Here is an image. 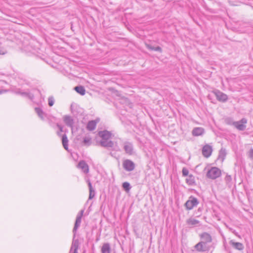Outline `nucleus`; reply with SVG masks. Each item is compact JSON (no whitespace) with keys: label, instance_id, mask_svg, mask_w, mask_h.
I'll list each match as a JSON object with an SVG mask.
<instances>
[{"label":"nucleus","instance_id":"obj_1","mask_svg":"<svg viewBox=\"0 0 253 253\" xmlns=\"http://www.w3.org/2000/svg\"><path fill=\"white\" fill-rule=\"evenodd\" d=\"M99 136L102 138L100 142L101 145L105 147H112L113 142L111 141L112 134L110 132L104 130L98 133Z\"/></svg>","mask_w":253,"mask_h":253},{"label":"nucleus","instance_id":"obj_2","mask_svg":"<svg viewBox=\"0 0 253 253\" xmlns=\"http://www.w3.org/2000/svg\"><path fill=\"white\" fill-rule=\"evenodd\" d=\"M221 174V170L216 167L211 168L207 172V176L211 179H215Z\"/></svg>","mask_w":253,"mask_h":253},{"label":"nucleus","instance_id":"obj_3","mask_svg":"<svg viewBox=\"0 0 253 253\" xmlns=\"http://www.w3.org/2000/svg\"><path fill=\"white\" fill-rule=\"evenodd\" d=\"M199 202L197 198L190 197L189 200L185 203V206L187 210H191L197 206Z\"/></svg>","mask_w":253,"mask_h":253},{"label":"nucleus","instance_id":"obj_4","mask_svg":"<svg viewBox=\"0 0 253 253\" xmlns=\"http://www.w3.org/2000/svg\"><path fill=\"white\" fill-rule=\"evenodd\" d=\"M247 123V120L246 119H242L239 122H234L233 125L236 128L240 130H243L246 128V125Z\"/></svg>","mask_w":253,"mask_h":253},{"label":"nucleus","instance_id":"obj_5","mask_svg":"<svg viewBox=\"0 0 253 253\" xmlns=\"http://www.w3.org/2000/svg\"><path fill=\"white\" fill-rule=\"evenodd\" d=\"M123 165L124 169L127 171H131L134 169V163L129 160L124 161L123 162Z\"/></svg>","mask_w":253,"mask_h":253},{"label":"nucleus","instance_id":"obj_6","mask_svg":"<svg viewBox=\"0 0 253 253\" xmlns=\"http://www.w3.org/2000/svg\"><path fill=\"white\" fill-rule=\"evenodd\" d=\"M212 147L209 145H205L202 149V153L204 157H209L212 153Z\"/></svg>","mask_w":253,"mask_h":253},{"label":"nucleus","instance_id":"obj_7","mask_svg":"<svg viewBox=\"0 0 253 253\" xmlns=\"http://www.w3.org/2000/svg\"><path fill=\"white\" fill-rule=\"evenodd\" d=\"M214 94L216 97V99L220 102H225L228 99V96L227 95L220 91H217L214 92Z\"/></svg>","mask_w":253,"mask_h":253},{"label":"nucleus","instance_id":"obj_8","mask_svg":"<svg viewBox=\"0 0 253 253\" xmlns=\"http://www.w3.org/2000/svg\"><path fill=\"white\" fill-rule=\"evenodd\" d=\"M195 249L198 252H205L208 250L204 242H201L195 246Z\"/></svg>","mask_w":253,"mask_h":253},{"label":"nucleus","instance_id":"obj_9","mask_svg":"<svg viewBox=\"0 0 253 253\" xmlns=\"http://www.w3.org/2000/svg\"><path fill=\"white\" fill-rule=\"evenodd\" d=\"M204 133V129L202 127H195L192 130V134L195 136L202 135Z\"/></svg>","mask_w":253,"mask_h":253},{"label":"nucleus","instance_id":"obj_10","mask_svg":"<svg viewBox=\"0 0 253 253\" xmlns=\"http://www.w3.org/2000/svg\"><path fill=\"white\" fill-rule=\"evenodd\" d=\"M78 168L82 169V170L85 173H87L89 170L87 165L84 161H81L78 166Z\"/></svg>","mask_w":253,"mask_h":253},{"label":"nucleus","instance_id":"obj_11","mask_svg":"<svg viewBox=\"0 0 253 253\" xmlns=\"http://www.w3.org/2000/svg\"><path fill=\"white\" fill-rule=\"evenodd\" d=\"M201 237L203 240V242H211V236L206 233H204L201 235Z\"/></svg>","mask_w":253,"mask_h":253},{"label":"nucleus","instance_id":"obj_12","mask_svg":"<svg viewBox=\"0 0 253 253\" xmlns=\"http://www.w3.org/2000/svg\"><path fill=\"white\" fill-rule=\"evenodd\" d=\"M110 247L109 244H104L101 248L102 253H110Z\"/></svg>","mask_w":253,"mask_h":253},{"label":"nucleus","instance_id":"obj_13","mask_svg":"<svg viewBox=\"0 0 253 253\" xmlns=\"http://www.w3.org/2000/svg\"><path fill=\"white\" fill-rule=\"evenodd\" d=\"M96 126V122L95 121H91L88 123L87 125V128L89 130H94Z\"/></svg>","mask_w":253,"mask_h":253},{"label":"nucleus","instance_id":"obj_14","mask_svg":"<svg viewBox=\"0 0 253 253\" xmlns=\"http://www.w3.org/2000/svg\"><path fill=\"white\" fill-rule=\"evenodd\" d=\"M75 90L80 94L84 95L85 93V90L82 86H76Z\"/></svg>","mask_w":253,"mask_h":253},{"label":"nucleus","instance_id":"obj_15","mask_svg":"<svg viewBox=\"0 0 253 253\" xmlns=\"http://www.w3.org/2000/svg\"><path fill=\"white\" fill-rule=\"evenodd\" d=\"M187 222L190 225H195L199 223V221L195 218H189L187 220Z\"/></svg>","mask_w":253,"mask_h":253},{"label":"nucleus","instance_id":"obj_16","mask_svg":"<svg viewBox=\"0 0 253 253\" xmlns=\"http://www.w3.org/2000/svg\"><path fill=\"white\" fill-rule=\"evenodd\" d=\"M68 140L67 139V137L66 135H64L62 137V144L64 147V148L66 150L68 149Z\"/></svg>","mask_w":253,"mask_h":253},{"label":"nucleus","instance_id":"obj_17","mask_svg":"<svg viewBox=\"0 0 253 253\" xmlns=\"http://www.w3.org/2000/svg\"><path fill=\"white\" fill-rule=\"evenodd\" d=\"M122 186L124 188V189L126 192H129L130 189V186L128 182H125L123 183Z\"/></svg>","mask_w":253,"mask_h":253},{"label":"nucleus","instance_id":"obj_18","mask_svg":"<svg viewBox=\"0 0 253 253\" xmlns=\"http://www.w3.org/2000/svg\"><path fill=\"white\" fill-rule=\"evenodd\" d=\"M124 148H125L126 152L127 153H128L129 154H131L132 151V147L130 146V145H129V144H126L124 146Z\"/></svg>","mask_w":253,"mask_h":253},{"label":"nucleus","instance_id":"obj_19","mask_svg":"<svg viewBox=\"0 0 253 253\" xmlns=\"http://www.w3.org/2000/svg\"><path fill=\"white\" fill-rule=\"evenodd\" d=\"M232 246L239 250H242L244 248L243 244L240 243H232Z\"/></svg>","mask_w":253,"mask_h":253},{"label":"nucleus","instance_id":"obj_20","mask_svg":"<svg viewBox=\"0 0 253 253\" xmlns=\"http://www.w3.org/2000/svg\"><path fill=\"white\" fill-rule=\"evenodd\" d=\"M187 182L190 184L192 185L194 183V177L192 175H189L188 176V178L186 179Z\"/></svg>","mask_w":253,"mask_h":253},{"label":"nucleus","instance_id":"obj_21","mask_svg":"<svg viewBox=\"0 0 253 253\" xmlns=\"http://www.w3.org/2000/svg\"><path fill=\"white\" fill-rule=\"evenodd\" d=\"M146 47L149 49H151V50H156V51H161V47H157L156 48L155 47H152L149 44H146Z\"/></svg>","mask_w":253,"mask_h":253},{"label":"nucleus","instance_id":"obj_22","mask_svg":"<svg viewBox=\"0 0 253 253\" xmlns=\"http://www.w3.org/2000/svg\"><path fill=\"white\" fill-rule=\"evenodd\" d=\"M189 174V171L186 169L184 168L182 169V174L184 176H188Z\"/></svg>","mask_w":253,"mask_h":253},{"label":"nucleus","instance_id":"obj_23","mask_svg":"<svg viewBox=\"0 0 253 253\" xmlns=\"http://www.w3.org/2000/svg\"><path fill=\"white\" fill-rule=\"evenodd\" d=\"M54 104V100L52 97L48 98V104L50 106H52Z\"/></svg>","mask_w":253,"mask_h":253},{"label":"nucleus","instance_id":"obj_24","mask_svg":"<svg viewBox=\"0 0 253 253\" xmlns=\"http://www.w3.org/2000/svg\"><path fill=\"white\" fill-rule=\"evenodd\" d=\"M249 156L250 158H251L252 159H253V149H251L249 151Z\"/></svg>","mask_w":253,"mask_h":253},{"label":"nucleus","instance_id":"obj_25","mask_svg":"<svg viewBox=\"0 0 253 253\" xmlns=\"http://www.w3.org/2000/svg\"><path fill=\"white\" fill-rule=\"evenodd\" d=\"M90 140V138H86L84 139V144H87V143H89Z\"/></svg>","mask_w":253,"mask_h":253},{"label":"nucleus","instance_id":"obj_26","mask_svg":"<svg viewBox=\"0 0 253 253\" xmlns=\"http://www.w3.org/2000/svg\"><path fill=\"white\" fill-rule=\"evenodd\" d=\"M88 185H89V190H90V198H91V192H92V186H91V184L90 183V182H89L88 183Z\"/></svg>","mask_w":253,"mask_h":253},{"label":"nucleus","instance_id":"obj_27","mask_svg":"<svg viewBox=\"0 0 253 253\" xmlns=\"http://www.w3.org/2000/svg\"><path fill=\"white\" fill-rule=\"evenodd\" d=\"M74 253H78V251H77V249L75 250Z\"/></svg>","mask_w":253,"mask_h":253}]
</instances>
